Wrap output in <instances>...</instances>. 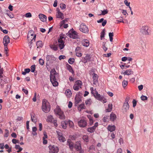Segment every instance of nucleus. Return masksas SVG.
Returning a JSON list of instances; mask_svg holds the SVG:
<instances>
[{"mask_svg": "<svg viewBox=\"0 0 153 153\" xmlns=\"http://www.w3.org/2000/svg\"><path fill=\"white\" fill-rule=\"evenodd\" d=\"M59 74L56 72L54 69H51L50 72V81L54 86H57L58 85V83L56 81V79L59 78Z\"/></svg>", "mask_w": 153, "mask_h": 153, "instance_id": "obj_1", "label": "nucleus"}, {"mask_svg": "<svg viewBox=\"0 0 153 153\" xmlns=\"http://www.w3.org/2000/svg\"><path fill=\"white\" fill-rule=\"evenodd\" d=\"M42 111L45 113H47L50 111L51 105L47 100L44 99L42 100Z\"/></svg>", "mask_w": 153, "mask_h": 153, "instance_id": "obj_2", "label": "nucleus"}, {"mask_svg": "<svg viewBox=\"0 0 153 153\" xmlns=\"http://www.w3.org/2000/svg\"><path fill=\"white\" fill-rule=\"evenodd\" d=\"M54 112L55 114L58 115L60 119L64 120L65 119V116L63 112L58 106H57L56 108L54 109Z\"/></svg>", "mask_w": 153, "mask_h": 153, "instance_id": "obj_3", "label": "nucleus"}, {"mask_svg": "<svg viewBox=\"0 0 153 153\" xmlns=\"http://www.w3.org/2000/svg\"><path fill=\"white\" fill-rule=\"evenodd\" d=\"M130 99V97H126V98L122 108V110L123 113L127 112L129 108V106L128 102L129 101Z\"/></svg>", "mask_w": 153, "mask_h": 153, "instance_id": "obj_4", "label": "nucleus"}, {"mask_svg": "<svg viewBox=\"0 0 153 153\" xmlns=\"http://www.w3.org/2000/svg\"><path fill=\"white\" fill-rule=\"evenodd\" d=\"M95 91V94L93 95L97 100L100 101L102 100L104 103L106 102V100L103 96H101L100 94H98V92L97 91Z\"/></svg>", "mask_w": 153, "mask_h": 153, "instance_id": "obj_5", "label": "nucleus"}, {"mask_svg": "<svg viewBox=\"0 0 153 153\" xmlns=\"http://www.w3.org/2000/svg\"><path fill=\"white\" fill-rule=\"evenodd\" d=\"M74 147L76 150L80 153H83L84 151L81 148V142L80 141L76 142L74 145Z\"/></svg>", "mask_w": 153, "mask_h": 153, "instance_id": "obj_6", "label": "nucleus"}, {"mask_svg": "<svg viewBox=\"0 0 153 153\" xmlns=\"http://www.w3.org/2000/svg\"><path fill=\"white\" fill-rule=\"evenodd\" d=\"M49 153H57L59 151V148L55 146L50 145L49 146Z\"/></svg>", "mask_w": 153, "mask_h": 153, "instance_id": "obj_7", "label": "nucleus"}, {"mask_svg": "<svg viewBox=\"0 0 153 153\" xmlns=\"http://www.w3.org/2000/svg\"><path fill=\"white\" fill-rule=\"evenodd\" d=\"M79 29L81 32L84 33H88L89 31L87 26L84 25L83 23L81 24Z\"/></svg>", "mask_w": 153, "mask_h": 153, "instance_id": "obj_8", "label": "nucleus"}, {"mask_svg": "<svg viewBox=\"0 0 153 153\" xmlns=\"http://www.w3.org/2000/svg\"><path fill=\"white\" fill-rule=\"evenodd\" d=\"M149 27L147 26H143L142 27L140 30L141 33L143 35H148L149 33L148 32Z\"/></svg>", "mask_w": 153, "mask_h": 153, "instance_id": "obj_9", "label": "nucleus"}, {"mask_svg": "<svg viewBox=\"0 0 153 153\" xmlns=\"http://www.w3.org/2000/svg\"><path fill=\"white\" fill-rule=\"evenodd\" d=\"M10 42V38L8 36H4L3 39V43L4 46H6Z\"/></svg>", "mask_w": 153, "mask_h": 153, "instance_id": "obj_10", "label": "nucleus"}, {"mask_svg": "<svg viewBox=\"0 0 153 153\" xmlns=\"http://www.w3.org/2000/svg\"><path fill=\"white\" fill-rule=\"evenodd\" d=\"M78 124L80 127H84L86 126L87 123L85 120L81 119L78 122Z\"/></svg>", "mask_w": 153, "mask_h": 153, "instance_id": "obj_11", "label": "nucleus"}, {"mask_svg": "<svg viewBox=\"0 0 153 153\" xmlns=\"http://www.w3.org/2000/svg\"><path fill=\"white\" fill-rule=\"evenodd\" d=\"M34 33V32L32 30H30L28 31L27 35V38L28 39V41L30 40V39H32L34 35H36Z\"/></svg>", "mask_w": 153, "mask_h": 153, "instance_id": "obj_12", "label": "nucleus"}, {"mask_svg": "<svg viewBox=\"0 0 153 153\" xmlns=\"http://www.w3.org/2000/svg\"><path fill=\"white\" fill-rule=\"evenodd\" d=\"M92 78L93 79V84L94 85L96 84L98 82V75L95 74L93 73L92 74Z\"/></svg>", "mask_w": 153, "mask_h": 153, "instance_id": "obj_13", "label": "nucleus"}, {"mask_svg": "<svg viewBox=\"0 0 153 153\" xmlns=\"http://www.w3.org/2000/svg\"><path fill=\"white\" fill-rule=\"evenodd\" d=\"M39 18L43 22H45L46 21L47 17L45 15L40 13L39 14Z\"/></svg>", "mask_w": 153, "mask_h": 153, "instance_id": "obj_14", "label": "nucleus"}, {"mask_svg": "<svg viewBox=\"0 0 153 153\" xmlns=\"http://www.w3.org/2000/svg\"><path fill=\"white\" fill-rule=\"evenodd\" d=\"M56 16L57 18H61V19H63L64 18L63 13L60 11L59 9L57 10V14Z\"/></svg>", "mask_w": 153, "mask_h": 153, "instance_id": "obj_15", "label": "nucleus"}, {"mask_svg": "<svg viewBox=\"0 0 153 153\" xmlns=\"http://www.w3.org/2000/svg\"><path fill=\"white\" fill-rule=\"evenodd\" d=\"M52 56L47 55L46 56V59L47 61V62L46 63V66H48L50 64V60L52 59Z\"/></svg>", "mask_w": 153, "mask_h": 153, "instance_id": "obj_16", "label": "nucleus"}, {"mask_svg": "<svg viewBox=\"0 0 153 153\" xmlns=\"http://www.w3.org/2000/svg\"><path fill=\"white\" fill-rule=\"evenodd\" d=\"M133 71L132 70V69H130L126 70L125 72H123V74L124 75H129L133 74Z\"/></svg>", "mask_w": 153, "mask_h": 153, "instance_id": "obj_17", "label": "nucleus"}, {"mask_svg": "<svg viewBox=\"0 0 153 153\" xmlns=\"http://www.w3.org/2000/svg\"><path fill=\"white\" fill-rule=\"evenodd\" d=\"M117 118L116 114L112 112L110 115V120L114 121Z\"/></svg>", "mask_w": 153, "mask_h": 153, "instance_id": "obj_18", "label": "nucleus"}, {"mask_svg": "<svg viewBox=\"0 0 153 153\" xmlns=\"http://www.w3.org/2000/svg\"><path fill=\"white\" fill-rule=\"evenodd\" d=\"M67 144L69 146L70 149L72 150L74 147V145L73 143L72 142L71 140L70 139L68 140Z\"/></svg>", "mask_w": 153, "mask_h": 153, "instance_id": "obj_19", "label": "nucleus"}, {"mask_svg": "<svg viewBox=\"0 0 153 153\" xmlns=\"http://www.w3.org/2000/svg\"><path fill=\"white\" fill-rule=\"evenodd\" d=\"M75 105L77 106V104L81 102L82 100L79 97H76L75 98Z\"/></svg>", "mask_w": 153, "mask_h": 153, "instance_id": "obj_20", "label": "nucleus"}, {"mask_svg": "<svg viewBox=\"0 0 153 153\" xmlns=\"http://www.w3.org/2000/svg\"><path fill=\"white\" fill-rule=\"evenodd\" d=\"M83 45L85 47H88L89 45V41L87 39H84L82 42Z\"/></svg>", "mask_w": 153, "mask_h": 153, "instance_id": "obj_21", "label": "nucleus"}, {"mask_svg": "<svg viewBox=\"0 0 153 153\" xmlns=\"http://www.w3.org/2000/svg\"><path fill=\"white\" fill-rule=\"evenodd\" d=\"M116 128V127L114 125H108L107 127L108 130L110 132H112L114 131Z\"/></svg>", "mask_w": 153, "mask_h": 153, "instance_id": "obj_22", "label": "nucleus"}, {"mask_svg": "<svg viewBox=\"0 0 153 153\" xmlns=\"http://www.w3.org/2000/svg\"><path fill=\"white\" fill-rule=\"evenodd\" d=\"M66 66L67 68V69L72 74H74V71H73V69L72 68L71 66L70 65L67 64L66 65Z\"/></svg>", "mask_w": 153, "mask_h": 153, "instance_id": "obj_23", "label": "nucleus"}, {"mask_svg": "<svg viewBox=\"0 0 153 153\" xmlns=\"http://www.w3.org/2000/svg\"><path fill=\"white\" fill-rule=\"evenodd\" d=\"M69 36L70 38H72L73 39H76L78 38V35L77 34L69 33Z\"/></svg>", "mask_w": 153, "mask_h": 153, "instance_id": "obj_24", "label": "nucleus"}, {"mask_svg": "<svg viewBox=\"0 0 153 153\" xmlns=\"http://www.w3.org/2000/svg\"><path fill=\"white\" fill-rule=\"evenodd\" d=\"M78 108V110H79V111H80L82 109H85V106L84 103H83L79 105Z\"/></svg>", "mask_w": 153, "mask_h": 153, "instance_id": "obj_25", "label": "nucleus"}, {"mask_svg": "<svg viewBox=\"0 0 153 153\" xmlns=\"http://www.w3.org/2000/svg\"><path fill=\"white\" fill-rule=\"evenodd\" d=\"M108 108L106 109V112H111L112 110V105L111 104H109L108 105Z\"/></svg>", "mask_w": 153, "mask_h": 153, "instance_id": "obj_26", "label": "nucleus"}, {"mask_svg": "<svg viewBox=\"0 0 153 153\" xmlns=\"http://www.w3.org/2000/svg\"><path fill=\"white\" fill-rule=\"evenodd\" d=\"M36 35H34L33 36V38L32 39H30L29 41H30V42L29 43V46H30V48H31V47L32 46V43L33 42V41H35V39L36 37Z\"/></svg>", "mask_w": 153, "mask_h": 153, "instance_id": "obj_27", "label": "nucleus"}, {"mask_svg": "<svg viewBox=\"0 0 153 153\" xmlns=\"http://www.w3.org/2000/svg\"><path fill=\"white\" fill-rule=\"evenodd\" d=\"M31 120L33 122L36 123L37 122V120L36 117L33 114H31Z\"/></svg>", "mask_w": 153, "mask_h": 153, "instance_id": "obj_28", "label": "nucleus"}, {"mask_svg": "<svg viewBox=\"0 0 153 153\" xmlns=\"http://www.w3.org/2000/svg\"><path fill=\"white\" fill-rule=\"evenodd\" d=\"M95 129V127H89L88 128L87 131L90 133H92L94 132Z\"/></svg>", "mask_w": 153, "mask_h": 153, "instance_id": "obj_29", "label": "nucleus"}, {"mask_svg": "<svg viewBox=\"0 0 153 153\" xmlns=\"http://www.w3.org/2000/svg\"><path fill=\"white\" fill-rule=\"evenodd\" d=\"M65 94L67 96H71L72 94L71 91L69 89L66 90L65 92Z\"/></svg>", "mask_w": 153, "mask_h": 153, "instance_id": "obj_30", "label": "nucleus"}, {"mask_svg": "<svg viewBox=\"0 0 153 153\" xmlns=\"http://www.w3.org/2000/svg\"><path fill=\"white\" fill-rule=\"evenodd\" d=\"M61 125L64 129H66L67 126V123L65 121H63L61 123Z\"/></svg>", "mask_w": 153, "mask_h": 153, "instance_id": "obj_31", "label": "nucleus"}, {"mask_svg": "<svg viewBox=\"0 0 153 153\" xmlns=\"http://www.w3.org/2000/svg\"><path fill=\"white\" fill-rule=\"evenodd\" d=\"M36 45L37 48L42 47V42L41 41H38L36 43Z\"/></svg>", "mask_w": 153, "mask_h": 153, "instance_id": "obj_32", "label": "nucleus"}, {"mask_svg": "<svg viewBox=\"0 0 153 153\" xmlns=\"http://www.w3.org/2000/svg\"><path fill=\"white\" fill-rule=\"evenodd\" d=\"M24 71L22 72V74L23 75H25L26 73H29L30 71V69L29 68H26L25 69Z\"/></svg>", "mask_w": 153, "mask_h": 153, "instance_id": "obj_33", "label": "nucleus"}, {"mask_svg": "<svg viewBox=\"0 0 153 153\" xmlns=\"http://www.w3.org/2000/svg\"><path fill=\"white\" fill-rule=\"evenodd\" d=\"M50 47L54 51H56L57 50V47L56 45H51Z\"/></svg>", "mask_w": 153, "mask_h": 153, "instance_id": "obj_34", "label": "nucleus"}, {"mask_svg": "<svg viewBox=\"0 0 153 153\" xmlns=\"http://www.w3.org/2000/svg\"><path fill=\"white\" fill-rule=\"evenodd\" d=\"M53 117L52 115H50L48 117L47 120V121L51 122L53 121Z\"/></svg>", "mask_w": 153, "mask_h": 153, "instance_id": "obj_35", "label": "nucleus"}, {"mask_svg": "<svg viewBox=\"0 0 153 153\" xmlns=\"http://www.w3.org/2000/svg\"><path fill=\"white\" fill-rule=\"evenodd\" d=\"M82 139L84 141L87 142L88 141V137L87 135H83L82 137Z\"/></svg>", "mask_w": 153, "mask_h": 153, "instance_id": "obj_36", "label": "nucleus"}, {"mask_svg": "<svg viewBox=\"0 0 153 153\" xmlns=\"http://www.w3.org/2000/svg\"><path fill=\"white\" fill-rule=\"evenodd\" d=\"M81 88V87L79 86V85H76L75 84H74L73 86V88L75 90L78 91L79 90V88Z\"/></svg>", "mask_w": 153, "mask_h": 153, "instance_id": "obj_37", "label": "nucleus"}, {"mask_svg": "<svg viewBox=\"0 0 153 153\" xmlns=\"http://www.w3.org/2000/svg\"><path fill=\"white\" fill-rule=\"evenodd\" d=\"M56 132L58 135V138H60L63 136L62 134L60 131H56Z\"/></svg>", "mask_w": 153, "mask_h": 153, "instance_id": "obj_38", "label": "nucleus"}, {"mask_svg": "<svg viewBox=\"0 0 153 153\" xmlns=\"http://www.w3.org/2000/svg\"><path fill=\"white\" fill-rule=\"evenodd\" d=\"M64 38V37H62V35H60V38L58 40V42L59 43V44L64 43V41L62 40V39Z\"/></svg>", "mask_w": 153, "mask_h": 153, "instance_id": "obj_39", "label": "nucleus"}, {"mask_svg": "<svg viewBox=\"0 0 153 153\" xmlns=\"http://www.w3.org/2000/svg\"><path fill=\"white\" fill-rule=\"evenodd\" d=\"M128 85V82L127 81L124 80L122 82V85L123 88H125V87Z\"/></svg>", "mask_w": 153, "mask_h": 153, "instance_id": "obj_40", "label": "nucleus"}, {"mask_svg": "<svg viewBox=\"0 0 153 153\" xmlns=\"http://www.w3.org/2000/svg\"><path fill=\"white\" fill-rule=\"evenodd\" d=\"M7 13H6V14L10 18H12L14 17V15L12 13L9 14V12L10 13V12L8 10H7Z\"/></svg>", "mask_w": 153, "mask_h": 153, "instance_id": "obj_41", "label": "nucleus"}, {"mask_svg": "<svg viewBox=\"0 0 153 153\" xmlns=\"http://www.w3.org/2000/svg\"><path fill=\"white\" fill-rule=\"evenodd\" d=\"M74 59L73 58H70L68 60V63L71 64H72L74 62Z\"/></svg>", "mask_w": 153, "mask_h": 153, "instance_id": "obj_42", "label": "nucleus"}, {"mask_svg": "<svg viewBox=\"0 0 153 153\" xmlns=\"http://www.w3.org/2000/svg\"><path fill=\"white\" fill-rule=\"evenodd\" d=\"M31 71L32 72H34L36 69V65H32L30 67Z\"/></svg>", "mask_w": 153, "mask_h": 153, "instance_id": "obj_43", "label": "nucleus"}, {"mask_svg": "<svg viewBox=\"0 0 153 153\" xmlns=\"http://www.w3.org/2000/svg\"><path fill=\"white\" fill-rule=\"evenodd\" d=\"M75 84L76 85H79V86H80V87H81V86L82 85V82L80 80H77V81H76L75 82Z\"/></svg>", "mask_w": 153, "mask_h": 153, "instance_id": "obj_44", "label": "nucleus"}, {"mask_svg": "<svg viewBox=\"0 0 153 153\" xmlns=\"http://www.w3.org/2000/svg\"><path fill=\"white\" fill-rule=\"evenodd\" d=\"M91 102L92 101H91V99H89L86 101L85 103L86 105H89L91 104Z\"/></svg>", "mask_w": 153, "mask_h": 153, "instance_id": "obj_45", "label": "nucleus"}, {"mask_svg": "<svg viewBox=\"0 0 153 153\" xmlns=\"http://www.w3.org/2000/svg\"><path fill=\"white\" fill-rule=\"evenodd\" d=\"M105 30L103 29L101 33L100 37L101 39L102 40V38H103L105 36Z\"/></svg>", "mask_w": 153, "mask_h": 153, "instance_id": "obj_46", "label": "nucleus"}, {"mask_svg": "<svg viewBox=\"0 0 153 153\" xmlns=\"http://www.w3.org/2000/svg\"><path fill=\"white\" fill-rule=\"evenodd\" d=\"M58 139L60 142H64L66 140V139L64 137H63V136L60 138H58Z\"/></svg>", "mask_w": 153, "mask_h": 153, "instance_id": "obj_47", "label": "nucleus"}, {"mask_svg": "<svg viewBox=\"0 0 153 153\" xmlns=\"http://www.w3.org/2000/svg\"><path fill=\"white\" fill-rule=\"evenodd\" d=\"M85 59L87 61H90L91 59L90 56L89 55L87 54L85 57Z\"/></svg>", "mask_w": 153, "mask_h": 153, "instance_id": "obj_48", "label": "nucleus"}, {"mask_svg": "<svg viewBox=\"0 0 153 153\" xmlns=\"http://www.w3.org/2000/svg\"><path fill=\"white\" fill-rule=\"evenodd\" d=\"M66 6L63 3H61L60 4V7L62 10H64L66 8Z\"/></svg>", "mask_w": 153, "mask_h": 153, "instance_id": "obj_49", "label": "nucleus"}, {"mask_svg": "<svg viewBox=\"0 0 153 153\" xmlns=\"http://www.w3.org/2000/svg\"><path fill=\"white\" fill-rule=\"evenodd\" d=\"M65 46L64 43H60L59 44V47L60 49L61 50L64 48Z\"/></svg>", "mask_w": 153, "mask_h": 153, "instance_id": "obj_50", "label": "nucleus"}, {"mask_svg": "<svg viewBox=\"0 0 153 153\" xmlns=\"http://www.w3.org/2000/svg\"><path fill=\"white\" fill-rule=\"evenodd\" d=\"M141 100L143 101L147 100V97L146 96H145L142 95L141 97Z\"/></svg>", "mask_w": 153, "mask_h": 153, "instance_id": "obj_51", "label": "nucleus"}, {"mask_svg": "<svg viewBox=\"0 0 153 153\" xmlns=\"http://www.w3.org/2000/svg\"><path fill=\"white\" fill-rule=\"evenodd\" d=\"M39 64L41 65H43L44 64V61L42 59H39Z\"/></svg>", "mask_w": 153, "mask_h": 153, "instance_id": "obj_52", "label": "nucleus"}, {"mask_svg": "<svg viewBox=\"0 0 153 153\" xmlns=\"http://www.w3.org/2000/svg\"><path fill=\"white\" fill-rule=\"evenodd\" d=\"M108 13V11L107 10H104L103 11H102V14L101 15H105ZM100 15H101V14H100Z\"/></svg>", "mask_w": 153, "mask_h": 153, "instance_id": "obj_53", "label": "nucleus"}, {"mask_svg": "<svg viewBox=\"0 0 153 153\" xmlns=\"http://www.w3.org/2000/svg\"><path fill=\"white\" fill-rule=\"evenodd\" d=\"M4 51H5V53L6 55L7 56H8V53H7V51H8V49L7 47V46H4Z\"/></svg>", "mask_w": 153, "mask_h": 153, "instance_id": "obj_54", "label": "nucleus"}, {"mask_svg": "<svg viewBox=\"0 0 153 153\" xmlns=\"http://www.w3.org/2000/svg\"><path fill=\"white\" fill-rule=\"evenodd\" d=\"M32 16V15L30 13H27L25 14V17L27 18L31 17Z\"/></svg>", "mask_w": 153, "mask_h": 153, "instance_id": "obj_55", "label": "nucleus"}, {"mask_svg": "<svg viewBox=\"0 0 153 153\" xmlns=\"http://www.w3.org/2000/svg\"><path fill=\"white\" fill-rule=\"evenodd\" d=\"M12 142L14 144H16V143H19V140L14 139H12Z\"/></svg>", "mask_w": 153, "mask_h": 153, "instance_id": "obj_56", "label": "nucleus"}, {"mask_svg": "<svg viewBox=\"0 0 153 153\" xmlns=\"http://www.w3.org/2000/svg\"><path fill=\"white\" fill-rule=\"evenodd\" d=\"M133 103V107H135L137 104V101L135 100H133L132 101Z\"/></svg>", "mask_w": 153, "mask_h": 153, "instance_id": "obj_57", "label": "nucleus"}, {"mask_svg": "<svg viewBox=\"0 0 153 153\" xmlns=\"http://www.w3.org/2000/svg\"><path fill=\"white\" fill-rule=\"evenodd\" d=\"M124 3L126 6L129 7L130 3L129 2H128L127 0H125L124 1Z\"/></svg>", "mask_w": 153, "mask_h": 153, "instance_id": "obj_58", "label": "nucleus"}, {"mask_svg": "<svg viewBox=\"0 0 153 153\" xmlns=\"http://www.w3.org/2000/svg\"><path fill=\"white\" fill-rule=\"evenodd\" d=\"M103 45H102V48L105 51H106L107 50V48L105 46V43L103 42Z\"/></svg>", "mask_w": 153, "mask_h": 153, "instance_id": "obj_59", "label": "nucleus"}, {"mask_svg": "<svg viewBox=\"0 0 153 153\" xmlns=\"http://www.w3.org/2000/svg\"><path fill=\"white\" fill-rule=\"evenodd\" d=\"M65 58V56L63 55H60L59 56V59L60 60L63 59Z\"/></svg>", "mask_w": 153, "mask_h": 153, "instance_id": "obj_60", "label": "nucleus"}, {"mask_svg": "<svg viewBox=\"0 0 153 153\" xmlns=\"http://www.w3.org/2000/svg\"><path fill=\"white\" fill-rule=\"evenodd\" d=\"M143 88V86L141 85L138 86V88L140 91H141L142 90Z\"/></svg>", "mask_w": 153, "mask_h": 153, "instance_id": "obj_61", "label": "nucleus"}, {"mask_svg": "<svg viewBox=\"0 0 153 153\" xmlns=\"http://www.w3.org/2000/svg\"><path fill=\"white\" fill-rule=\"evenodd\" d=\"M22 91H23V92L26 94H28V91L27 90L25 89L24 88H23L22 89Z\"/></svg>", "mask_w": 153, "mask_h": 153, "instance_id": "obj_62", "label": "nucleus"}, {"mask_svg": "<svg viewBox=\"0 0 153 153\" xmlns=\"http://www.w3.org/2000/svg\"><path fill=\"white\" fill-rule=\"evenodd\" d=\"M4 143H0V148L3 150L4 149Z\"/></svg>", "mask_w": 153, "mask_h": 153, "instance_id": "obj_63", "label": "nucleus"}, {"mask_svg": "<svg viewBox=\"0 0 153 153\" xmlns=\"http://www.w3.org/2000/svg\"><path fill=\"white\" fill-rule=\"evenodd\" d=\"M122 150L121 148L118 149L117 151V153H122Z\"/></svg>", "mask_w": 153, "mask_h": 153, "instance_id": "obj_64", "label": "nucleus"}]
</instances>
